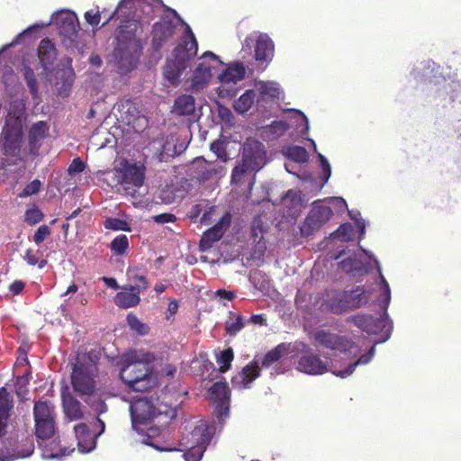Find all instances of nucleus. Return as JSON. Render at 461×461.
<instances>
[{"label":"nucleus","mask_w":461,"mask_h":461,"mask_svg":"<svg viewBox=\"0 0 461 461\" xmlns=\"http://www.w3.org/2000/svg\"><path fill=\"white\" fill-rule=\"evenodd\" d=\"M30 373L27 372L21 376L16 377V381L14 383L15 393L18 397H24L29 392L28 384L30 383L29 379Z\"/></svg>","instance_id":"nucleus-44"},{"label":"nucleus","mask_w":461,"mask_h":461,"mask_svg":"<svg viewBox=\"0 0 461 461\" xmlns=\"http://www.w3.org/2000/svg\"><path fill=\"white\" fill-rule=\"evenodd\" d=\"M322 173H323V177H322L323 184L322 185H324L330 177V175H331L330 166L327 165V167L322 169Z\"/></svg>","instance_id":"nucleus-62"},{"label":"nucleus","mask_w":461,"mask_h":461,"mask_svg":"<svg viewBox=\"0 0 461 461\" xmlns=\"http://www.w3.org/2000/svg\"><path fill=\"white\" fill-rule=\"evenodd\" d=\"M348 321L352 322L360 330L366 331L367 333L376 334L380 330L386 329L388 333L386 334L384 340H386L390 337V330H392V324L388 321L387 314L379 318H375L368 314H355L348 319Z\"/></svg>","instance_id":"nucleus-12"},{"label":"nucleus","mask_w":461,"mask_h":461,"mask_svg":"<svg viewBox=\"0 0 461 461\" xmlns=\"http://www.w3.org/2000/svg\"><path fill=\"white\" fill-rule=\"evenodd\" d=\"M275 45L267 34H260L255 46V59L258 61H270L274 56Z\"/></svg>","instance_id":"nucleus-23"},{"label":"nucleus","mask_w":461,"mask_h":461,"mask_svg":"<svg viewBox=\"0 0 461 461\" xmlns=\"http://www.w3.org/2000/svg\"><path fill=\"white\" fill-rule=\"evenodd\" d=\"M259 96L258 98V104L260 101L270 100L275 101L279 99V87L276 83L273 82H261L258 86Z\"/></svg>","instance_id":"nucleus-31"},{"label":"nucleus","mask_w":461,"mask_h":461,"mask_svg":"<svg viewBox=\"0 0 461 461\" xmlns=\"http://www.w3.org/2000/svg\"><path fill=\"white\" fill-rule=\"evenodd\" d=\"M370 293L365 286L359 285L351 290L330 291L326 299L327 308L333 313H342L348 310H354L366 305L369 300Z\"/></svg>","instance_id":"nucleus-4"},{"label":"nucleus","mask_w":461,"mask_h":461,"mask_svg":"<svg viewBox=\"0 0 461 461\" xmlns=\"http://www.w3.org/2000/svg\"><path fill=\"white\" fill-rule=\"evenodd\" d=\"M41 187V182L39 179H34L30 182L23 190L20 193L19 196L22 198L36 194L40 192Z\"/></svg>","instance_id":"nucleus-48"},{"label":"nucleus","mask_w":461,"mask_h":461,"mask_svg":"<svg viewBox=\"0 0 461 461\" xmlns=\"http://www.w3.org/2000/svg\"><path fill=\"white\" fill-rule=\"evenodd\" d=\"M122 185H131L134 187H140L144 182V169L136 164L129 165L122 174Z\"/></svg>","instance_id":"nucleus-26"},{"label":"nucleus","mask_w":461,"mask_h":461,"mask_svg":"<svg viewBox=\"0 0 461 461\" xmlns=\"http://www.w3.org/2000/svg\"><path fill=\"white\" fill-rule=\"evenodd\" d=\"M297 369L307 375H317L328 372V364L319 355L306 352L298 360Z\"/></svg>","instance_id":"nucleus-20"},{"label":"nucleus","mask_w":461,"mask_h":461,"mask_svg":"<svg viewBox=\"0 0 461 461\" xmlns=\"http://www.w3.org/2000/svg\"><path fill=\"white\" fill-rule=\"evenodd\" d=\"M259 375L260 368L258 363L252 362L244 366L241 372L232 378V383L233 384H241L243 388H247Z\"/></svg>","instance_id":"nucleus-25"},{"label":"nucleus","mask_w":461,"mask_h":461,"mask_svg":"<svg viewBox=\"0 0 461 461\" xmlns=\"http://www.w3.org/2000/svg\"><path fill=\"white\" fill-rule=\"evenodd\" d=\"M23 73L32 98H38L39 86L33 69L29 65L23 64Z\"/></svg>","instance_id":"nucleus-37"},{"label":"nucleus","mask_w":461,"mask_h":461,"mask_svg":"<svg viewBox=\"0 0 461 461\" xmlns=\"http://www.w3.org/2000/svg\"><path fill=\"white\" fill-rule=\"evenodd\" d=\"M348 230H351V226L349 224H343L338 228L336 234L343 240H348L349 237L347 235Z\"/></svg>","instance_id":"nucleus-56"},{"label":"nucleus","mask_w":461,"mask_h":461,"mask_svg":"<svg viewBox=\"0 0 461 461\" xmlns=\"http://www.w3.org/2000/svg\"><path fill=\"white\" fill-rule=\"evenodd\" d=\"M249 321L258 325L266 324V319L263 314H252Z\"/></svg>","instance_id":"nucleus-60"},{"label":"nucleus","mask_w":461,"mask_h":461,"mask_svg":"<svg viewBox=\"0 0 461 461\" xmlns=\"http://www.w3.org/2000/svg\"><path fill=\"white\" fill-rule=\"evenodd\" d=\"M14 409V397L5 386L0 387V438L6 434V428Z\"/></svg>","instance_id":"nucleus-21"},{"label":"nucleus","mask_w":461,"mask_h":461,"mask_svg":"<svg viewBox=\"0 0 461 461\" xmlns=\"http://www.w3.org/2000/svg\"><path fill=\"white\" fill-rule=\"evenodd\" d=\"M314 339L320 346L331 351L351 352L356 348L355 342L347 336L332 333L325 330H316Z\"/></svg>","instance_id":"nucleus-11"},{"label":"nucleus","mask_w":461,"mask_h":461,"mask_svg":"<svg viewBox=\"0 0 461 461\" xmlns=\"http://www.w3.org/2000/svg\"><path fill=\"white\" fill-rule=\"evenodd\" d=\"M86 165L80 158H76L72 160L68 167V173H81L85 170Z\"/></svg>","instance_id":"nucleus-51"},{"label":"nucleus","mask_w":461,"mask_h":461,"mask_svg":"<svg viewBox=\"0 0 461 461\" xmlns=\"http://www.w3.org/2000/svg\"><path fill=\"white\" fill-rule=\"evenodd\" d=\"M33 418L35 435L38 438L48 439L56 432L55 408L47 401L39 400L34 402Z\"/></svg>","instance_id":"nucleus-6"},{"label":"nucleus","mask_w":461,"mask_h":461,"mask_svg":"<svg viewBox=\"0 0 461 461\" xmlns=\"http://www.w3.org/2000/svg\"><path fill=\"white\" fill-rule=\"evenodd\" d=\"M130 411L133 428L138 424H148L157 416L167 413L166 409L163 410L161 407H158L148 398H140L133 401L131 403Z\"/></svg>","instance_id":"nucleus-9"},{"label":"nucleus","mask_w":461,"mask_h":461,"mask_svg":"<svg viewBox=\"0 0 461 461\" xmlns=\"http://www.w3.org/2000/svg\"><path fill=\"white\" fill-rule=\"evenodd\" d=\"M101 429L98 433L94 434L86 423H79L74 427L75 437L77 440V448L82 453H89L95 448L96 438L104 431V422L97 418Z\"/></svg>","instance_id":"nucleus-14"},{"label":"nucleus","mask_w":461,"mask_h":461,"mask_svg":"<svg viewBox=\"0 0 461 461\" xmlns=\"http://www.w3.org/2000/svg\"><path fill=\"white\" fill-rule=\"evenodd\" d=\"M62 405L65 415L69 420H78L84 418L80 402L71 393L62 394Z\"/></svg>","instance_id":"nucleus-24"},{"label":"nucleus","mask_w":461,"mask_h":461,"mask_svg":"<svg viewBox=\"0 0 461 461\" xmlns=\"http://www.w3.org/2000/svg\"><path fill=\"white\" fill-rule=\"evenodd\" d=\"M356 263H357L356 259L348 258L340 261L339 263V267L341 268V270H343L344 272L352 273L353 270L356 268L355 267Z\"/></svg>","instance_id":"nucleus-52"},{"label":"nucleus","mask_w":461,"mask_h":461,"mask_svg":"<svg viewBox=\"0 0 461 461\" xmlns=\"http://www.w3.org/2000/svg\"><path fill=\"white\" fill-rule=\"evenodd\" d=\"M202 59L203 61L198 64L191 77L193 90L203 89L212 77V71L223 64L220 58L212 51L204 52Z\"/></svg>","instance_id":"nucleus-8"},{"label":"nucleus","mask_w":461,"mask_h":461,"mask_svg":"<svg viewBox=\"0 0 461 461\" xmlns=\"http://www.w3.org/2000/svg\"><path fill=\"white\" fill-rule=\"evenodd\" d=\"M23 127L18 118H10L1 132V150L5 156L17 157L21 150Z\"/></svg>","instance_id":"nucleus-7"},{"label":"nucleus","mask_w":461,"mask_h":461,"mask_svg":"<svg viewBox=\"0 0 461 461\" xmlns=\"http://www.w3.org/2000/svg\"><path fill=\"white\" fill-rule=\"evenodd\" d=\"M251 171H253L252 167L241 158L240 162L232 170L230 179L231 184H241L245 175Z\"/></svg>","instance_id":"nucleus-38"},{"label":"nucleus","mask_w":461,"mask_h":461,"mask_svg":"<svg viewBox=\"0 0 461 461\" xmlns=\"http://www.w3.org/2000/svg\"><path fill=\"white\" fill-rule=\"evenodd\" d=\"M198 43L190 26L186 28V36L174 49L163 67L164 78L171 85L176 86L182 73L190 67L191 60L196 56Z\"/></svg>","instance_id":"nucleus-3"},{"label":"nucleus","mask_w":461,"mask_h":461,"mask_svg":"<svg viewBox=\"0 0 461 461\" xmlns=\"http://www.w3.org/2000/svg\"><path fill=\"white\" fill-rule=\"evenodd\" d=\"M285 155L294 162L304 163L308 160L309 155L305 148L292 146L286 149Z\"/></svg>","instance_id":"nucleus-39"},{"label":"nucleus","mask_w":461,"mask_h":461,"mask_svg":"<svg viewBox=\"0 0 461 461\" xmlns=\"http://www.w3.org/2000/svg\"><path fill=\"white\" fill-rule=\"evenodd\" d=\"M213 208H210V211H207L205 212L203 216L201 217V220H200V222L202 224H208L210 220H211V211L212 210Z\"/></svg>","instance_id":"nucleus-64"},{"label":"nucleus","mask_w":461,"mask_h":461,"mask_svg":"<svg viewBox=\"0 0 461 461\" xmlns=\"http://www.w3.org/2000/svg\"><path fill=\"white\" fill-rule=\"evenodd\" d=\"M256 93L253 89L246 90L244 94H242L233 104L234 110L240 113L244 114L247 113L253 105L255 102Z\"/></svg>","instance_id":"nucleus-32"},{"label":"nucleus","mask_w":461,"mask_h":461,"mask_svg":"<svg viewBox=\"0 0 461 461\" xmlns=\"http://www.w3.org/2000/svg\"><path fill=\"white\" fill-rule=\"evenodd\" d=\"M211 150L216 154L217 158L221 159L222 161H227L229 159V155L226 151L225 143L220 140L213 141L211 144Z\"/></svg>","instance_id":"nucleus-47"},{"label":"nucleus","mask_w":461,"mask_h":461,"mask_svg":"<svg viewBox=\"0 0 461 461\" xmlns=\"http://www.w3.org/2000/svg\"><path fill=\"white\" fill-rule=\"evenodd\" d=\"M241 158L252 167V170L258 171L266 162L264 144L259 140L248 139L243 146Z\"/></svg>","instance_id":"nucleus-15"},{"label":"nucleus","mask_w":461,"mask_h":461,"mask_svg":"<svg viewBox=\"0 0 461 461\" xmlns=\"http://www.w3.org/2000/svg\"><path fill=\"white\" fill-rule=\"evenodd\" d=\"M246 70L241 63L230 65L219 76V81L222 84L237 83L244 79Z\"/></svg>","instance_id":"nucleus-28"},{"label":"nucleus","mask_w":461,"mask_h":461,"mask_svg":"<svg viewBox=\"0 0 461 461\" xmlns=\"http://www.w3.org/2000/svg\"><path fill=\"white\" fill-rule=\"evenodd\" d=\"M140 52L141 44L139 39L134 35L121 33L117 37V44L113 50V56L120 71L127 73L135 68Z\"/></svg>","instance_id":"nucleus-5"},{"label":"nucleus","mask_w":461,"mask_h":461,"mask_svg":"<svg viewBox=\"0 0 461 461\" xmlns=\"http://www.w3.org/2000/svg\"><path fill=\"white\" fill-rule=\"evenodd\" d=\"M100 358V350L91 349L78 354L73 364L70 383L74 393L82 399L92 396L95 392Z\"/></svg>","instance_id":"nucleus-1"},{"label":"nucleus","mask_w":461,"mask_h":461,"mask_svg":"<svg viewBox=\"0 0 461 461\" xmlns=\"http://www.w3.org/2000/svg\"><path fill=\"white\" fill-rule=\"evenodd\" d=\"M223 236L222 224L221 222L216 223L212 228L207 230L202 235L200 240V249L202 250H207L212 247V244L221 239Z\"/></svg>","instance_id":"nucleus-30"},{"label":"nucleus","mask_w":461,"mask_h":461,"mask_svg":"<svg viewBox=\"0 0 461 461\" xmlns=\"http://www.w3.org/2000/svg\"><path fill=\"white\" fill-rule=\"evenodd\" d=\"M193 437L199 435L198 443L188 448L183 455L185 461H200L210 442V437L206 430H194Z\"/></svg>","instance_id":"nucleus-22"},{"label":"nucleus","mask_w":461,"mask_h":461,"mask_svg":"<svg viewBox=\"0 0 461 461\" xmlns=\"http://www.w3.org/2000/svg\"><path fill=\"white\" fill-rule=\"evenodd\" d=\"M120 378L129 390L145 392L156 386L158 377L146 360L136 351L125 353L121 358Z\"/></svg>","instance_id":"nucleus-2"},{"label":"nucleus","mask_w":461,"mask_h":461,"mask_svg":"<svg viewBox=\"0 0 461 461\" xmlns=\"http://www.w3.org/2000/svg\"><path fill=\"white\" fill-rule=\"evenodd\" d=\"M209 398L215 405V415L218 418L227 417L230 411V392L227 383L216 382L208 391Z\"/></svg>","instance_id":"nucleus-13"},{"label":"nucleus","mask_w":461,"mask_h":461,"mask_svg":"<svg viewBox=\"0 0 461 461\" xmlns=\"http://www.w3.org/2000/svg\"><path fill=\"white\" fill-rule=\"evenodd\" d=\"M25 449L14 452L5 446L4 442H0V461H14L18 458H25L30 456L34 450V445L32 441H27Z\"/></svg>","instance_id":"nucleus-27"},{"label":"nucleus","mask_w":461,"mask_h":461,"mask_svg":"<svg viewBox=\"0 0 461 461\" xmlns=\"http://www.w3.org/2000/svg\"><path fill=\"white\" fill-rule=\"evenodd\" d=\"M24 259L30 266H35L39 263V258L37 257V254L34 253L32 249L26 250Z\"/></svg>","instance_id":"nucleus-55"},{"label":"nucleus","mask_w":461,"mask_h":461,"mask_svg":"<svg viewBox=\"0 0 461 461\" xmlns=\"http://www.w3.org/2000/svg\"><path fill=\"white\" fill-rule=\"evenodd\" d=\"M37 56L42 74L48 75L53 70L58 59V50L53 41L49 38L42 39L37 48Z\"/></svg>","instance_id":"nucleus-17"},{"label":"nucleus","mask_w":461,"mask_h":461,"mask_svg":"<svg viewBox=\"0 0 461 461\" xmlns=\"http://www.w3.org/2000/svg\"><path fill=\"white\" fill-rule=\"evenodd\" d=\"M59 33L63 38L74 41L77 40L79 31L78 19L75 13H61L56 18Z\"/></svg>","instance_id":"nucleus-18"},{"label":"nucleus","mask_w":461,"mask_h":461,"mask_svg":"<svg viewBox=\"0 0 461 461\" xmlns=\"http://www.w3.org/2000/svg\"><path fill=\"white\" fill-rule=\"evenodd\" d=\"M127 321L130 327L138 331L140 334L144 335L148 333V326L142 323L136 315L130 313L127 315Z\"/></svg>","instance_id":"nucleus-46"},{"label":"nucleus","mask_w":461,"mask_h":461,"mask_svg":"<svg viewBox=\"0 0 461 461\" xmlns=\"http://www.w3.org/2000/svg\"><path fill=\"white\" fill-rule=\"evenodd\" d=\"M289 125L285 121H274L267 127L268 132L274 139L279 138L286 132Z\"/></svg>","instance_id":"nucleus-42"},{"label":"nucleus","mask_w":461,"mask_h":461,"mask_svg":"<svg viewBox=\"0 0 461 461\" xmlns=\"http://www.w3.org/2000/svg\"><path fill=\"white\" fill-rule=\"evenodd\" d=\"M135 285L124 286V291L118 292L114 296V303L122 309H128L137 306L140 302V294L146 291L149 283L145 276L136 275L133 277Z\"/></svg>","instance_id":"nucleus-10"},{"label":"nucleus","mask_w":461,"mask_h":461,"mask_svg":"<svg viewBox=\"0 0 461 461\" xmlns=\"http://www.w3.org/2000/svg\"><path fill=\"white\" fill-rule=\"evenodd\" d=\"M50 235V229L48 225H41L33 235V241L39 245L45 240V239Z\"/></svg>","instance_id":"nucleus-49"},{"label":"nucleus","mask_w":461,"mask_h":461,"mask_svg":"<svg viewBox=\"0 0 461 461\" xmlns=\"http://www.w3.org/2000/svg\"><path fill=\"white\" fill-rule=\"evenodd\" d=\"M333 212L330 207L325 205H314L306 217L302 232L309 236L316 230L324 225L332 216Z\"/></svg>","instance_id":"nucleus-16"},{"label":"nucleus","mask_w":461,"mask_h":461,"mask_svg":"<svg viewBox=\"0 0 461 461\" xmlns=\"http://www.w3.org/2000/svg\"><path fill=\"white\" fill-rule=\"evenodd\" d=\"M178 307H179V305H178L177 301L173 299V300H170L168 303L167 311L170 312L171 315H174L176 313Z\"/></svg>","instance_id":"nucleus-61"},{"label":"nucleus","mask_w":461,"mask_h":461,"mask_svg":"<svg viewBox=\"0 0 461 461\" xmlns=\"http://www.w3.org/2000/svg\"><path fill=\"white\" fill-rule=\"evenodd\" d=\"M24 283L21 280H16L9 285L10 292L16 295L19 294L24 289Z\"/></svg>","instance_id":"nucleus-54"},{"label":"nucleus","mask_w":461,"mask_h":461,"mask_svg":"<svg viewBox=\"0 0 461 461\" xmlns=\"http://www.w3.org/2000/svg\"><path fill=\"white\" fill-rule=\"evenodd\" d=\"M234 358V353L231 348H228L221 352L220 356L217 357V363L219 364V371L225 373L231 366V362Z\"/></svg>","instance_id":"nucleus-41"},{"label":"nucleus","mask_w":461,"mask_h":461,"mask_svg":"<svg viewBox=\"0 0 461 461\" xmlns=\"http://www.w3.org/2000/svg\"><path fill=\"white\" fill-rule=\"evenodd\" d=\"M176 217L172 213H161L154 216V221L158 223H167L176 221Z\"/></svg>","instance_id":"nucleus-53"},{"label":"nucleus","mask_w":461,"mask_h":461,"mask_svg":"<svg viewBox=\"0 0 461 461\" xmlns=\"http://www.w3.org/2000/svg\"><path fill=\"white\" fill-rule=\"evenodd\" d=\"M201 212H202V205L196 204L193 207L190 217L192 219L197 218L200 215Z\"/></svg>","instance_id":"nucleus-63"},{"label":"nucleus","mask_w":461,"mask_h":461,"mask_svg":"<svg viewBox=\"0 0 461 461\" xmlns=\"http://www.w3.org/2000/svg\"><path fill=\"white\" fill-rule=\"evenodd\" d=\"M174 112L180 116L191 115L195 111V102L193 95H181L174 102Z\"/></svg>","instance_id":"nucleus-29"},{"label":"nucleus","mask_w":461,"mask_h":461,"mask_svg":"<svg viewBox=\"0 0 461 461\" xmlns=\"http://www.w3.org/2000/svg\"><path fill=\"white\" fill-rule=\"evenodd\" d=\"M111 250L117 256L123 255L129 248V240L126 235L121 234L115 237L110 245Z\"/></svg>","instance_id":"nucleus-40"},{"label":"nucleus","mask_w":461,"mask_h":461,"mask_svg":"<svg viewBox=\"0 0 461 461\" xmlns=\"http://www.w3.org/2000/svg\"><path fill=\"white\" fill-rule=\"evenodd\" d=\"M289 347L285 343L278 344L276 348L269 350L262 360L264 367L270 366L273 363L277 362L284 355L287 354Z\"/></svg>","instance_id":"nucleus-36"},{"label":"nucleus","mask_w":461,"mask_h":461,"mask_svg":"<svg viewBox=\"0 0 461 461\" xmlns=\"http://www.w3.org/2000/svg\"><path fill=\"white\" fill-rule=\"evenodd\" d=\"M43 218H44V214L36 206L27 209L24 213V220L31 226L35 225L36 223L40 222L41 221L43 220Z\"/></svg>","instance_id":"nucleus-45"},{"label":"nucleus","mask_w":461,"mask_h":461,"mask_svg":"<svg viewBox=\"0 0 461 461\" xmlns=\"http://www.w3.org/2000/svg\"><path fill=\"white\" fill-rule=\"evenodd\" d=\"M102 281L112 289L117 290L120 288L116 279L113 277L103 276Z\"/></svg>","instance_id":"nucleus-59"},{"label":"nucleus","mask_w":461,"mask_h":461,"mask_svg":"<svg viewBox=\"0 0 461 461\" xmlns=\"http://www.w3.org/2000/svg\"><path fill=\"white\" fill-rule=\"evenodd\" d=\"M244 327V317L240 313L230 312L228 320L225 322L226 333L230 336H236Z\"/></svg>","instance_id":"nucleus-33"},{"label":"nucleus","mask_w":461,"mask_h":461,"mask_svg":"<svg viewBox=\"0 0 461 461\" xmlns=\"http://www.w3.org/2000/svg\"><path fill=\"white\" fill-rule=\"evenodd\" d=\"M104 226L107 230L131 231L129 222L119 218H107L104 221Z\"/></svg>","instance_id":"nucleus-43"},{"label":"nucleus","mask_w":461,"mask_h":461,"mask_svg":"<svg viewBox=\"0 0 461 461\" xmlns=\"http://www.w3.org/2000/svg\"><path fill=\"white\" fill-rule=\"evenodd\" d=\"M381 280H382V284H383V289H384V292L385 294L384 307L386 308L390 303L391 291H390V287H389L387 281L384 279V277L383 276H381Z\"/></svg>","instance_id":"nucleus-58"},{"label":"nucleus","mask_w":461,"mask_h":461,"mask_svg":"<svg viewBox=\"0 0 461 461\" xmlns=\"http://www.w3.org/2000/svg\"><path fill=\"white\" fill-rule=\"evenodd\" d=\"M375 355V347H371L367 354H364L358 357L357 361L348 365V366L343 370L334 371L333 374L340 378H346L350 375L358 365H365L370 362Z\"/></svg>","instance_id":"nucleus-34"},{"label":"nucleus","mask_w":461,"mask_h":461,"mask_svg":"<svg viewBox=\"0 0 461 461\" xmlns=\"http://www.w3.org/2000/svg\"><path fill=\"white\" fill-rule=\"evenodd\" d=\"M48 132V125L45 122H38L29 130L28 140L30 146H35L40 140L45 139Z\"/></svg>","instance_id":"nucleus-35"},{"label":"nucleus","mask_w":461,"mask_h":461,"mask_svg":"<svg viewBox=\"0 0 461 461\" xmlns=\"http://www.w3.org/2000/svg\"><path fill=\"white\" fill-rule=\"evenodd\" d=\"M85 19L86 23L92 26H97L100 23L101 21V14L100 12L89 10L85 13Z\"/></svg>","instance_id":"nucleus-50"},{"label":"nucleus","mask_w":461,"mask_h":461,"mask_svg":"<svg viewBox=\"0 0 461 461\" xmlns=\"http://www.w3.org/2000/svg\"><path fill=\"white\" fill-rule=\"evenodd\" d=\"M266 231L267 228L261 216H255L250 226L251 239L254 244L252 256L255 258H260L263 257L267 250V242L264 238Z\"/></svg>","instance_id":"nucleus-19"},{"label":"nucleus","mask_w":461,"mask_h":461,"mask_svg":"<svg viewBox=\"0 0 461 461\" xmlns=\"http://www.w3.org/2000/svg\"><path fill=\"white\" fill-rule=\"evenodd\" d=\"M215 294L222 299H226L229 301H232L236 297V294L231 291H227L224 289H219L215 292Z\"/></svg>","instance_id":"nucleus-57"}]
</instances>
